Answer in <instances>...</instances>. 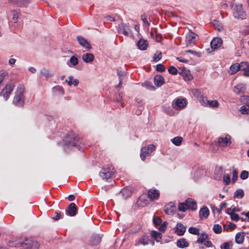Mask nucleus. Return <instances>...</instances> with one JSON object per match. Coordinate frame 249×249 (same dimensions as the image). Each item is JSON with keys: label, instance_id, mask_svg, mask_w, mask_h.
I'll return each instance as SVG.
<instances>
[{"label": "nucleus", "instance_id": "16", "mask_svg": "<svg viewBox=\"0 0 249 249\" xmlns=\"http://www.w3.org/2000/svg\"><path fill=\"white\" fill-rule=\"evenodd\" d=\"M179 73L185 81H190L193 78L190 71L187 69H183L179 72Z\"/></svg>", "mask_w": 249, "mask_h": 249}, {"label": "nucleus", "instance_id": "12", "mask_svg": "<svg viewBox=\"0 0 249 249\" xmlns=\"http://www.w3.org/2000/svg\"><path fill=\"white\" fill-rule=\"evenodd\" d=\"M197 35L193 32L188 33L186 36V44L187 46H191L197 39Z\"/></svg>", "mask_w": 249, "mask_h": 249}, {"label": "nucleus", "instance_id": "23", "mask_svg": "<svg viewBox=\"0 0 249 249\" xmlns=\"http://www.w3.org/2000/svg\"><path fill=\"white\" fill-rule=\"evenodd\" d=\"M65 82L68 84V86H71L73 85L75 87L78 86L79 83V80L74 78L72 76H69L68 79L65 80Z\"/></svg>", "mask_w": 249, "mask_h": 249}, {"label": "nucleus", "instance_id": "3", "mask_svg": "<svg viewBox=\"0 0 249 249\" xmlns=\"http://www.w3.org/2000/svg\"><path fill=\"white\" fill-rule=\"evenodd\" d=\"M231 11L233 17L237 19H244L246 18V14L241 3H235L231 5Z\"/></svg>", "mask_w": 249, "mask_h": 249}, {"label": "nucleus", "instance_id": "4", "mask_svg": "<svg viewBox=\"0 0 249 249\" xmlns=\"http://www.w3.org/2000/svg\"><path fill=\"white\" fill-rule=\"evenodd\" d=\"M187 101L183 97H179L175 98L172 103V107L176 110L180 111L186 107Z\"/></svg>", "mask_w": 249, "mask_h": 249}, {"label": "nucleus", "instance_id": "8", "mask_svg": "<svg viewBox=\"0 0 249 249\" xmlns=\"http://www.w3.org/2000/svg\"><path fill=\"white\" fill-rule=\"evenodd\" d=\"M117 30L119 33L123 34L125 36H131L132 35L128 26L124 23L119 24Z\"/></svg>", "mask_w": 249, "mask_h": 249}, {"label": "nucleus", "instance_id": "19", "mask_svg": "<svg viewBox=\"0 0 249 249\" xmlns=\"http://www.w3.org/2000/svg\"><path fill=\"white\" fill-rule=\"evenodd\" d=\"M176 209V207L174 204L172 202H170L164 207V211L167 214H172Z\"/></svg>", "mask_w": 249, "mask_h": 249}, {"label": "nucleus", "instance_id": "50", "mask_svg": "<svg viewBox=\"0 0 249 249\" xmlns=\"http://www.w3.org/2000/svg\"><path fill=\"white\" fill-rule=\"evenodd\" d=\"M232 244L231 242H225L220 246L221 249H231Z\"/></svg>", "mask_w": 249, "mask_h": 249}, {"label": "nucleus", "instance_id": "58", "mask_svg": "<svg viewBox=\"0 0 249 249\" xmlns=\"http://www.w3.org/2000/svg\"><path fill=\"white\" fill-rule=\"evenodd\" d=\"M161 59V53L160 52H157L153 57L154 61L155 62L159 61Z\"/></svg>", "mask_w": 249, "mask_h": 249}, {"label": "nucleus", "instance_id": "36", "mask_svg": "<svg viewBox=\"0 0 249 249\" xmlns=\"http://www.w3.org/2000/svg\"><path fill=\"white\" fill-rule=\"evenodd\" d=\"M40 73L46 78H49L53 75V73L50 70L43 68L40 71Z\"/></svg>", "mask_w": 249, "mask_h": 249}, {"label": "nucleus", "instance_id": "24", "mask_svg": "<svg viewBox=\"0 0 249 249\" xmlns=\"http://www.w3.org/2000/svg\"><path fill=\"white\" fill-rule=\"evenodd\" d=\"M154 82L157 87H160L164 84V78L160 75H156L154 77Z\"/></svg>", "mask_w": 249, "mask_h": 249}, {"label": "nucleus", "instance_id": "59", "mask_svg": "<svg viewBox=\"0 0 249 249\" xmlns=\"http://www.w3.org/2000/svg\"><path fill=\"white\" fill-rule=\"evenodd\" d=\"M156 70L158 71L163 72L165 71V68L162 64H159L156 66Z\"/></svg>", "mask_w": 249, "mask_h": 249}, {"label": "nucleus", "instance_id": "27", "mask_svg": "<svg viewBox=\"0 0 249 249\" xmlns=\"http://www.w3.org/2000/svg\"><path fill=\"white\" fill-rule=\"evenodd\" d=\"M238 71H241V63H235L231 66L229 70V73L233 74L237 72Z\"/></svg>", "mask_w": 249, "mask_h": 249}, {"label": "nucleus", "instance_id": "48", "mask_svg": "<svg viewBox=\"0 0 249 249\" xmlns=\"http://www.w3.org/2000/svg\"><path fill=\"white\" fill-rule=\"evenodd\" d=\"M223 180L224 184L225 185H229L231 182V177H230V175H229V174L225 175L223 176Z\"/></svg>", "mask_w": 249, "mask_h": 249}, {"label": "nucleus", "instance_id": "15", "mask_svg": "<svg viewBox=\"0 0 249 249\" xmlns=\"http://www.w3.org/2000/svg\"><path fill=\"white\" fill-rule=\"evenodd\" d=\"M222 43V40L220 38H214L211 42V47L213 50H215L219 48Z\"/></svg>", "mask_w": 249, "mask_h": 249}, {"label": "nucleus", "instance_id": "53", "mask_svg": "<svg viewBox=\"0 0 249 249\" xmlns=\"http://www.w3.org/2000/svg\"><path fill=\"white\" fill-rule=\"evenodd\" d=\"M240 111L243 114H249V107H247L245 106H242L240 108Z\"/></svg>", "mask_w": 249, "mask_h": 249}, {"label": "nucleus", "instance_id": "25", "mask_svg": "<svg viewBox=\"0 0 249 249\" xmlns=\"http://www.w3.org/2000/svg\"><path fill=\"white\" fill-rule=\"evenodd\" d=\"M78 63V59L75 56H72L67 61V64L70 68H73Z\"/></svg>", "mask_w": 249, "mask_h": 249}, {"label": "nucleus", "instance_id": "45", "mask_svg": "<svg viewBox=\"0 0 249 249\" xmlns=\"http://www.w3.org/2000/svg\"><path fill=\"white\" fill-rule=\"evenodd\" d=\"M121 193L124 198H126L131 194V191L128 188H124L122 190Z\"/></svg>", "mask_w": 249, "mask_h": 249}, {"label": "nucleus", "instance_id": "57", "mask_svg": "<svg viewBox=\"0 0 249 249\" xmlns=\"http://www.w3.org/2000/svg\"><path fill=\"white\" fill-rule=\"evenodd\" d=\"M167 223L164 222L159 228V230L162 232H164L167 228Z\"/></svg>", "mask_w": 249, "mask_h": 249}, {"label": "nucleus", "instance_id": "20", "mask_svg": "<svg viewBox=\"0 0 249 249\" xmlns=\"http://www.w3.org/2000/svg\"><path fill=\"white\" fill-rule=\"evenodd\" d=\"M246 90V85L244 84H239L234 87L233 91L236 94L244 93Z\"/></svg>", "mask_w": 249, "mask_h": 249}, {"label": "nucleus", "instance_id": "42", "mask_svg": "<svg viewBox=\"0 0 249 249\" xmlns=\"http://www.w3.org/2000/svg\"><path fill=\"white\" fill-rule=\"evenodd\" d=\"M142 86L149 90H154L155 88L152 85L151 82H145L142 83Z\"/></svg>", "mask_w": 249, "mask_h": 249}, {"label": "nucleus", "instance_id": "43", "mask_svg": "<svg viewBox=\"0 0 249 249\" xmlns=\"http://www.w3.org/2000/svg\"><path fill=\"white\" fill-rule=\"evenodd\" d=\"M193 94L200 101L201 103V101L203 100V97H204L201 93L199 92V91L197 89H194L192 90Z\"/></svg>", "mask_w": 249, "mask_h": 249}, {"label": "nucleus", "instance_id": "1", "mask_svg": "<svg viewBox=\"0 0 249 249\" xmlns=\"http://www.w3.org/2000/svg\"><path fill=\"white\" fill-rule=\"evenodd\" d=\"M25 88L24 85L19 84L17 88L13 103L16 106L22 107L25 103Z\"/></svg>", "mask_w": 249, "mask_h": 249}, {"label": "nucleus", "instance_id": "38", "mask_svg": "<svg viewBox=\"0 0 249 249\" xmlns=\"http://www.w3.org/2000/svg\"><path fill=\"white\" fill-rule=\"evenodd\" d=\"M31 2V0H20L17 2V5L20 7H26Z\"/></svg>", "mask_w": 249, "mask_h": 249}, {"label": "nucleus", "instance_id": "47", "mask_svg": "<svg viewBox=\"0 0 249 249\" xmlns=\"http://www.w3.org/2000/svg\"><path fill=\"white\" fill-rule=\"evenodd\" d=\"M188 231L194 235H199V229L195 227H190L188 229Z\"/></svg>", "mask_w": 249, "mask_h": 249}, {"label": "nucleus", "instance_id": "56", "mask_svg": "<svg viewBox=\"0 0 249 249\" xmlns=\"http://www.w3.org/2000/svg\"><path fill=\"white\" fill-rule=\"evenodd\" d=\"M168 71L170 74L176 75L178 73L177 69L174 66H171L168 69Z\"/></svg>", "mask_w": 249, "mask_h": 249}, {"label": "nucleus", "instance_id": "40", "mask_svg": "<svg viewBox=\"0 0 249 249\" xmlns=\"http://www.w3.org/2000/svg\"><path fill=\"white\" fill-rule=\"evenodd\" d=\"M182 138L181 137H176L171 139V142L173 144L177 146H179L182 142Z\"/></svg>", "mask_w": 249, "mask_h": 249}, {"label": "nucleus", "instance_id": "55", "mask_svg": "<svg viewBox=\"0 0 249 249\" xmlns=\"http://www.w3.org/2000/svg\"><path fill=\"white\" fill-rule=\"evenodd\" d=\"M227 203H226V202H222V203L220 204L219 207H220V208L219 209H217L216 208H215V209L217 211V213H220L221 212V211L225 208L227 206Z\"/></svg>", "mask_w": 249, "mask_h": 249}, {"label": "nucleus", "instance_id": "44", "mask_svg": "<svg viewBox=\"0 0 249 249\" xmlns=\"http://www.w3.org/2000/svg\"><path fill=\"white\" fill-rule=\"evenodd\" d=\"M178 209L180 211L183 212H185L188 209L186 201L183 203H179L178 205Z\"/></svg>", "mask_w": 249, "mask_h": 249}, {"label": "nucleus", "instance_id": "6", "mask_svg": "<svg viewBox=\"0 0 249 249\" xmlns=\"http://www.w3.org/2000/svg\"><path fill=\"white\" fill-rule=\"evenodd\" d=\"M155 146L154 144H149L147 146L142 147L141 150L140 157L142 160L144 161L146 157L151 155L153 151L155 150Z\"/></svg>", "mask_w": 249, "mask_h": 249}, {"label": "nucleus", "instance_id": "26", "mask_svg": "<svg viewBox=\"0 0 249 249\" xmlns=\"http://www.w3.org/2000/svg\"><path fill=\"white\" fill-rule=\"evenodd\" d=\"M186 231V228L181 223H178L176 225V232L179 236L183 235Z\"/></svg>", "mask_w": 249, "mask_h": 249}, {"label": "nucleus", "instance_id": "52", "mask_svg": "<svg viewBox=\"0 0 249 249\" xmlns=\"http://www.w3.org/2000/svg\"><path fill=\"white\" fill-rule=\"evenodd\" d=\"M153 224L156 225H160L161 223V219L158 216H154L153 218Z\"/></svg>", "mask_w": 249, "mask_h": 249}, {"label": "nucleus", "instance_id": "54", "mask_svg": "<svg viewBox=\"0 0 249 249\" xmlns=\"http://www.w3.org/2000/svg\"><path fill=\"white\" fill-rule=\"evenodd\" d=\"M249 173L248 171L244 170L240 174V178L242 179H246L249 177Z\"/></svg>", "mask_w": 249, "mask_h": 249}, {"label": "nucleus", "instance_id": "11", "mask_svg": "<svg viewBox=\"0 0 249 249\" xmlns=\"http://www.w3.org/2000/svg\"><path fill=\"white\" fill-rule=\"evenodd\" d=\"M201 104L206 106L212 107H217L219 104L216 100H208L206 98L203 97V100L201 101Z\"/></svg>", "mask_w": 249, "mask_h": 249}, {"label": "nucleus", "instance_id": "2", "mask_svg": "<svg viewBox=\"0 0 249 249\" xmlns=\"http://www.w3.org/2000/svg\"><path fill=\"white\" fill-rule=\"evenodd\" d=\"M77 141L78 138L75 133L72 132L68 133L63 142L64 149L67 151L72 147L76 146Z\"/></svg>", "mask_w": 249, "mask_h": 249}, {"label": "nucleus", "instance_id": "9", "mask_svg": "<svg viewBox=\"0 0 249 249\" xmlns=\"http://www.w3.org/2000/svg\"><path fill=\"white\" fill-rule=\"evenodd\" d=\"M149 244H151L152 246L154 245V242L150 240L148 236L143 235L140 237L136 241V245L146 246Z\"/></svg>", "mask_w": 249, "mask_h": 249}, {"label": "nucleus", "instance_id": "32", "mask_svg": "<svg viewBox=\"0 0 249 249\" xmlns=\"http://www.w3.org/2000/svg\"><path fill=\"white\" fill-rule=\"evenodd\" d=\"M245 233L244 232H238L235 237L236 243L239 244H242L244 241Z\"/></svg>", "mask_w": 249, "mask_h": 249}, {"label": "nucleus", "instance_id": "31", "mask_svg": "<svg viewBox=\"0 0 249 249\" xmlns=\"http://www.w3.org/2000/svg\"><path fill=\"white\" fill-rule=\"evenodd\" d=\"M204 171L201 169H197L192 172V176L195 179H197L203 176Z\"/></svg>", "mask_w": 249, "mask_h": 249}, {"label": "nucleus", "instance_id": "51", "mask_svg": "<svg viewBox=\"0 0 249 249\" xmlns=\"http://www.w3.org/2000/svg\"><path fill=\"white\" fill-rule=\"evenodd\" d=\"M240 101L243 104L249 106V96H242L240 97Z\"/></svg>", "mask_w": 249, "mask_h": 249}, {"label": "nucleus", "instance_id": "7", "mask_svg": "<svg viewBox=\"0 0 249 249\" xmlns=\"http://www.w3.org/2000/svg\"><path fill=\"white\" fill-rule=\"evenodd\" d=\"M14 88V84L12 83L7 84L2 89L0 95L3 96L4 99L7 100L13 90Z\"/></svg>", "mask_w": 249, "mask_h": 249}, {"label": "nucleus", "instance_id": "61", "mask_svg": "<svg viewBox=\"0 0 249 249\" xmlns=\"http://www.w3.org/2000/svg\"><path fill=\"white\" fill-rule=\"evenodd\" d=\"M123 94L122 93L119 92L116 94V100L118 103H121L122 101Z\"/></svg>", "mask_w": 249, "mask_h": 249}, {"label": "nucleus", "instance_id": "28", "mask_svg": "<svg viewBox=\"0 0 249 249\" xmlns=\"http://www.w3.org/2000/svg\"><path fill=\"white\" fill-rule=\"evenodd\" d=\"M209 215V211L207 207H203L199 211V217L201 219L206 218Z\"/></svg>", "mask_w": 249, "mask_h": 249}, {"label": "nucleus", "instance_id": "22", "mask_svg": "<svg viewBox=\"0 0 249 249\" xmlns=\"http://www.w3.org/2000/svg\"><path fill=\"white\" fill-rule=\"evenodd\" d=\"M82 59L84 62L89 63L94 60V56L92 53H87L82 55Z\"/></svg>", "mask_w": 249, "mask_h": 249}, {"label": "nucleus", "instance_id": "64", "mask_svg": "<svg viewBox=\"0 0 249 249\" xmlns=\"http://www.w3.org/2000/svg\"><path fill=\"white\" fill-rule=\"evenodd\" d=\"M204 245L208 248L212 247L213 244L212 242L209 240H205L203 243H202Z\"/></svg>", "mask_w": 249, "mask_h": 249}, {"label": "nucleus", "instance_id": "41", "mask_svg": "<svg viewBox=\"0 0 249 249\" xmlns=\"http://www.w3.org/2000/svg\"><path fill=\"white\" fill-rule=\"evenodd\" d=\"M244 196V192L242 189H239L236 190L234 194V198L240 199L242 198Z\"/></svg>", "mask_w": 249, "mask_h": 249}, {"label": "nucleus", "instance_id": "33", "mask_svg": "<svg viewBox=\"0 0 249 249\" xmlns=\"http://www.w3.org/2000/svg\"><path fill=\"white\" fill-rule=\"evenodd\" d=\"M26 244L28 245L27 248H29L32 249H38L40 247L39 243L35 240L28 241Z\"/></svg>", "mask_w": 249, "mask_h": 249}, {"label": "nucleus", "instance_id": "5", "mask_svg": "<svg viewBox=\"0 0 249 249\" xmlns=\"http://www.w3.org/2000/svg\"><path fill=\"white\" fill-rule=\"evenodd\" d=\"M115 171L112 166H107L104 167L100 172L99 176L105 180H107L112 178L114 174Z\"/></svg>", "mask_w": 249, "mask_h": 249}, {"label": "nucleus", "instance_id": "18", "mask_svg": "<svg viewBox=\"0 0 249 249\" xmlns=\"http://www.w3.org/2000/svg\"><path fill=\"white\" fill-rule=\"evenodd\" d=\"M148 196L150 200L157 199L160 196L159 192L155 189H150L148 191Z\"/></svg>", "mask_w": 249, "mask_h": 249}, {"label": "nucleus", "instance_id": "17", "mask_svg": "<svg viewBox=\"0 0 249 249\" xmlns=\"http://www.w3.org/2000/svg\"><path fill=\"white\" fill-rule=\"evenodd\" d=\"M241 71L243 72L242 74L244 76L249 77V64L244 62H241Z\"/></svg>", "mask_w": 249, "mask_h": 249}, {"label": "nucleus", "instance_id": "62", "mask_svg": "<svg viewBox=\"0 0 249 249\" xmlns=\"http://www.w3.org/2000/svg\"><path fill=\"white\" fill-rule=\"evenodd\" d=\"M238 173L236 170H234L232 172V181L233 183H234L237 179Z\"/></svg>", "mask_w": 249, "mask_h": 249}, {"label": "nucleus", "instance_id": "34", "mask_svg": "<svg viewBox=\"0 0 249 249\" xmlns=\"http://www.w3.org/2000/svg\"><path fill=\"white\" fill-rule=\"evenodd\" d=\"M137 46L139 49L141 50H145L146 49L147 47V41L143 39H140L137 43Z\"/></svg>", "mask_w": 249, "mask_h": 249}, {"label": "nucleus", "instance_id": "37", "mask_svg": "<svg viewBox=\"0 0 249 249\" xmlns=\"http://www.w3.org/2000/svg\"><path fill=\"white\" fill-rule=\"evenodd\" d=\"M198 237L196 241V242L198 243H203L208 238V235L205 232L201 233L200 235H198Z\"/></svg>", "mask_w": 249, "mask_h": 249}, {"label": "nucleus", "instance_id": "13", "mask_svg": "<svg viewBox=\"0 0 249 249\" xmlns=\"http://www.w3.org/2000/svg\"><path fill=\"white\" fill-rule=\"evenodd\" d=\"M77 40L78 43L82 47L87 49L88 50L91 48V45L89 41L84 37L82 36H77Z\"/></svg>", "mask_w": 249, "mask_h": 249}, {"label": "nucleus", "instance_id": "14", "mask_svg": "<svg viewBox=\"0 0 249 249\" xmlns=\"http://www.w3.org/2000/svg\"><path fill=\"white\" fill-rule=\"evenodd\" d=\"M52 91L54 95L60 97L63 96L65 93L63 88L59 85L53 87L52 89Z\"/></svg>", "mask_w": 249, "mask_h": 249}, {"label": "nucleus", "instance_id": "46", "mask_svg": "<svg viewBox=\"0 0 249 249\" xmlns=\"http://www.w3.org/2000/svg\"><path fill=\"white\" fill-rule=\"evenodd\" d=\"M12 20L14 21V23H17L18 20L19 14L18 12H17L16 11H12Z\"/></svg>", "mask_w": 249, "mask_h": 249}, {"label": "nucleus", "instance_id": "10", "mask_svg": "<svg viewBox=\"0 0 249 249\" xmlns=\"http://www.w3.org/2000/svg\"><path fill=\"white\" fill-rule=\"evenodd\" d=\"M231 137L227 135L225 137H219L218 139V143L220 146L226 147L231 144Z\"/></svg>", "mask_w": 249, "mask_h": 249}, {"label": "nucleus", "instance_id": "39", "mask_svg": "<svg viewBox=\"0 0 249 249\" xmlns=\"http://www.w3.org/2000/svg\"><path fill=\"white\" fill-rule=\"evenodd\" d=\"M91 240L92 244L93 245H95L99 244L101 242V237L98 234L93 235L92 236Z\"/></svg>", "mask_w": 249, "mask_h": 249}, {"label": "nucleus", "instance_id": "49", "mask_svg": "<svg viewBox=\"0 0 249 249\" xmlns=\"http://www.w3.org/2000/svg\"><path fill=\"white\" fill-rule=\"evenodd\" d=\"M213 230L215 233H220L221 232L222 229L220 225L215 224L213 227Z\"/></svg>", "mask_w": 249, "mask_h": 249}, {"label": "nucleus", "instance_id": "30", "mask_svg": "<svg viewBox=\"0 0 249 249\" xmlns=\"http://www.w3.org/2000/svg\"><path fill=\"white\" fill-rule=\"evenodd\" d=\"M186 203L188 209L193 210H196L197 209V204L195 201L192 198H188L186 200Z\"/></svg>", "mask_w": 249, "mask_h": 249}, {"label": "nucleus", "instance_id": "63", "mask_svg": "<svg viewBox=\"0 0 249 249\" xmlns=\"http://www.w3.org/2000/svg\"><path fill=\"white\" fill-rule=\"evenodd\" d=\"M118 75L119 77V80L122 79L125 76L126 73L124 71H119L117 72Z\"/></svg>", "mask_w": 249, "mask_h": 249}, {"label": "nucleus", "instance_id": "21", "mask_svg": "<svg viewBox=\"0 0 249 249\" xmlns=\"http://www.w3.org/2000/svg\"><path fill=\"white\" fill-rule=\"evenodd\" d=\"M77 209L74 203H71L68 206L67 213L70 216H73L76 215Z\"/></svg>", "mask_w": 249, "mask_h": 249}, {"label": "nucleus", "instance_id": "29", "mask_svg": "<svg viewBox=\"0 0 249 249\" xmlns=\"http://www.w3.org/2000/svg\"><path fill=\"white\" fill-rule=\"evenodd\" d=\"M177 246L179 248L183 249L189 246V243L184 238H181L177 241Z\"/></svg>", "mask_w": 249, "mask_h": 249}, {"label": "nucleus", "instance_id": "35", "mask_svg": "<svg viewBox=\"0 0 249 249\" xmlns=\"http://www.w3.org/2000/svg\"><path fill=\"white\" fill-rule=\"evenodd\" d=\"M151 235L158 242L160 241L162 237L161 233L156 231H152L151 232Z\"/></svg>", "mask_w": 249, "mask_h": 249}, {"label": "nucleus", "instance_id": "60", "mask_svg": "<svg viewBox=\"0 0 249 249\" xmlns=\"http://www.w3.org/2000/svg\"><path fill=\"white\" fill-rule=\"evenodd\" d=\"M231 218L232 220L237 221L240 219L239 215L235 213H233L231 216Z\"/></svg>", "mask_w": 249, "mask_h": 249}]
</instances>
